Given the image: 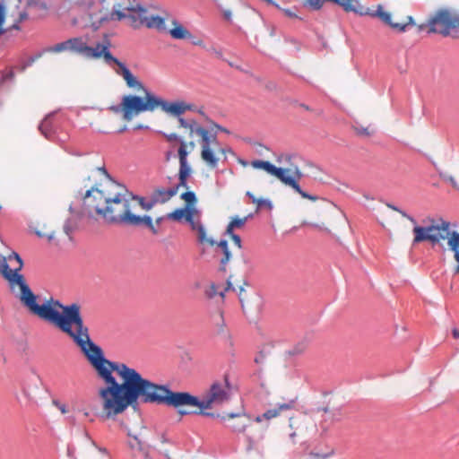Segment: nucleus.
Masks as SVG:
<instances>
[{"label":"nucleus","mask_w":459,"mask_h":459,"mask_svg":"<svg viewBox=\"0 0 459 459\" xmlns=\"http://www.w3.org/2000/svg\"><path fill=\"white\" fill-rule=\"evenodd\" d=\"M105 385L99 389L102 413L110 419L124 412L129 406L143 403L166 404L175 408L183 406L199 409L201 415L214 416L205 412L214 405L229 401L230 384L225 377L214 382L200 400L186 392H172L165 385L143 378L134 368L122 362H112L104 357L103 351L92 367Z\"/></svg>","instance_id":"1"},{"label":"nucleus","mask_w":459,"mask_h":459,"mask_svg":"<svg viewBox=\"0 0 459 459\" xmlns=\"http://www.w3.org/2000/svg\"><path fill=\"white\" fill-rule=\"evenodd\" d=\"M22 266L23 263L20 255L13 252L7 258H4L0 271L13 290L15 286L19 287L18 297L22 304L31 314L52 324L69 336L93 367L102 350L91 341L89 328L84 324L81 313V307L76 303L63 306L58 300L53 299L39 305L37 303L38 297L26 283L23 275L19 273Z\"/></svg>","instance_id":"2"},{"label":"nucleus","mask_w":459,"mask_h":459,"mask_svg":"<svg viewBox=\"0 0 459 459\" xmlns=\"http://www.w3.org/2000/svg\"><path fill=\"white\" fill-rule=\"evenodd\" d=\"M155 204L152 195L151 200L145 203L143 198L133 195L125 186L107 176L103 181L86 191L82 212L89 219L102 220L108 224L144 225L152 234L157 235L159 230L149 215L139 216L134 213L137 206L149 211Z\"/></svg>","instance_id":"3"},{"label":"nucleus","mask_w":459,"mask_h":459,"mask_svg":"<svg viewBox=\"0 0 459 459\" xmlns=\"http://www.w3.org/2000/svg\"><path fill=\"white\" fill-rule=\"evenodd\" d=\"M179 129L182 130L180 134L177 133H169L162 134L168 142H186L187 151L192 152L196 143L201 148L200 156L204 162L211 169H215L220 161V154L225 155L226 150L221 146L216 132H212L205 128L198 121L194 118L180 117Z\"/></svg>","instance_id":"4"},{"label":"nucleus","mask_w":459,"mask_h":459,"mask_svg":"<svg viewBox=\"0 0 459 459\" xmlns=\"http://www.w3.org/2000/svg\"><path fill=\"white\" fill-rule=\"evenodd\" d=\"M117 7L118 10L111 14L114 20L128 19L130 25L134 28L143 25L147 28H154L160 32H169L175 39H193L191 32L169 13H165L163 17L148 16L143 7L126 3H120Z\"/></svg>","instance_id":"5"},{"label":"nucleus","mask_w":459,"mask_h":459,"mask_svg":"<svg viewBox=\"0 0 459 459\" xmlns=\"http://www.w3.org/2000/svg\"><path fill=\"white\" fill-rule=\"evenodd\" d=\"M181 199L186 202L184 208L176 209L172 212L167 214V219L181 221L185 220L190 224L193 230L197 231V237L200 243H208L211 246H214L216 243L212 238H207L205 230L201 223V212L195 207L197 202L195 194L192 191L182 193L180 195Z\"/></svg>","instance_id":"6"},{"label":"nucleus","mask_w":459,"mask_h":459,"mask_svg":"<svg viewBox=\"0 0 459 459\" xmlns=\"http://www.w3.org/2000/svg\"><path fill=\"white\" fill-rule=\"evenodd\" d=\"M251 166L256 169H263L275 177L282 184L291 187L296 193L300 195L301 197L311 201L317 200V196L311 195L300 188L299 180L303 177V174L298 166H293L289 169L278 168L270 161L262 160H253Z\"/></svg>","instance_id":"7"},{"label":"nucleus","mask_w":459,"mask_h":459,"mask_svg":"<svg viewBox=\"0 0 459 459\" xmlns=\"http://www.w3.org/2000/svg\"><path fill=\"white\" fill-rule=\"evenodd\" d=\"M429 224L425 227L414 224L413 228V243H420L429 241L432 244L439 243L442 240L447 239L449 245V238L454 231L450 230V223L439 218L437 220L429 219Z\"/></svg>","instance_id":"8"},{"label":"nucleus","mask_w":459,"mask_h":459,"mask_svg":"<svg viewBox=\"0 0 459 459\" xmlns=\"http://www.w3.org/2000/svg\"><path fill=\"white\" fill-rule=\"evenodd\" d=\"M157 108L156 96L146 91L144 96L126 95L123 97L124 120L131 121L135 116Z\"/></svg>","instance_id":"9"},{"label":"nucleus","mask_w":459,"mask_h":459,"mask_svg":"<svg viewBox=\"0 0 459 459\" xmlns=\"http://www.w3.org/2000/svg\"><path fill=\"white\" fill-rule=\"evenodd\" d=\"M429 33L448 36L451 29L459 28V15L449 9L441 8L428 20Z\"/></svg>","instance_id":"10"},{"label":"nucleus","mask_w":459,"mask_h":459,"mask_svg":"<svg viewBox=\"0 0 459 459\" xmlns=\"http://www.w3.org/2000/svg\"><path fill=\"white\" fill-rule=\"evenodd\" d=\"M82 5L91 9L94 7V10H91L89 13L90 19L91 21L92 26L98 28L102 22L106 21H115L111 18V14L118 10L117 5L120 3H126V4L138 5L142 7L138 3H134V0H120L116 3L113 6V11L108 13V11H103V4L101 0H79Z\"/></svg>","instance_id":"11"},{"label":"nucleus","mask_w":459,"mask_h":459,"mask_svg":"<svg viewBox=\"0 0 459 459\" xmlns=\"http://www.w3.org/2000/svg\"><path fill=\"white\" fill-rule=\"evenodd\" d=\"M40 379L38 376H32L23 381L22 396L17 397L19 403L25 407H33L38 403Z\"/></svg>","instance_id":"12"},{"label":"nucleus","mask_w":459,"mask_h":459,"mask_svg":"<svg viewBox=\"0 0 459 459\" xmlns=\"http://www.w3.org/2000/svg\"><path fill=\"white\" fill-rule=\"evenodd\" d=\"M156 103L157 108H160L164 112L176 117L178 124L179 118L183 117V114H185L186 111L195 110V104L187 103L184 100L169 102L156 96Z\"/></svg>","instance_id":"13"},{"label":"nucleus","mask_w":459,"mask_h":459,"mask_svg":"<svg viewBox=\"0 0 459 459\" xmlns=\"http://www.w3.org/2000/svg\"><path fill=\"white\" fill-rule=\"evenodd\" d=\"M222 421H231L229 428L234 432L244 433L246 429L251 426V419L244 412L226 413L224 415H217Z\"/></svg>","instance_id":"14"},{"label":"nucleus","mask_w":459,"mask_h":459,"mask_svg":"<svg viewBox=\"0 0 459 459\" xmlns=\"http://www.w3.org/2000/svg\"><path fill=\"white\" fill-rule=\"evenodd\" d=\"M109 46V41L106 39L103 43H98L94 48L90 47V51L87 52L86 57L93 59L103 57L108 65H117L119 60L112 56L108 49Z\"/></svg>","instance_id":"15"},{"label":"nucleus","mask_w":459,"mask_h":459,"mask_svg":"<svg viewBox=\"0 0 459 459\" xmlns=\"http://www.w3.org/2000/svg\"><path fill=\"white\" fill-rule=\"evenodd\" d=\"M187 146L188 145L186 144V142L182 141L178 151L180 165L178 172L179 182L175 186H178V188L181 186L187 187L186 180L191 172L190 167L187 164V155L189 153Z\"/></svg>","instance_id":"16"},{"label":"nucleus","mask_w":459,"mask_h":459,"mask_svg":"<svg viewBox=\"0 0 459 459\" xmlns=\"http://www.w3.org/2000/svg\"><path fill=\"white\" fill-rule=\"evenodd\" d=\"M375 15L377 16L383 22L389 25L392 29L401 32L405 31L408 25L413 23V19L411 16H406V18L402 22H393L391 13L385 12L382 6H378Z\"/></svg>","instance_id":"17"},{"label":"nucleus","mask_w":459,"mask_h":459,"mask_svg":"<svg viewBox=\"0 0 459 459\" xmlns=\"http://www.w3.org/2000/svg\"><path fill=\"white\" fill-rule=\"evenodd\" d=\"M116 65L118 67L116 70V73L123 77L129 88L134 89L138 91H143V93L149 91L147 89H145L143 83L133 75V74L125 65V64L119 61Z\"/></svg>","instance_id":"18"},{"label":"nucleus","mask_w":459,"mask_h":459,"mask_svg":"<svg viewBox=\"0 0 459 459\" xmlns=\"http://www.w3.org/2000/svg\"><path fill=\"white\" fill-rule=\"evenodd\" d=\"M128 445L133 456L136 459H151L150 447L145 446L136 436L131 437Z\"/></svg>","instance_id":"19"},{"label":"nucleus","mask_w":459,"mask_h":459,"mask_svg":"<svg viewBox=\"0 0 459 459\" xmlns=\"http://www.w3.org/2000/svg\"><path fill=\"white\" fill-rule=\"evenodd\" d=\"M178 192V186H171L168 189L164 187H157L152 193L153 202L156 204H165L169 201Z\"/></svg>","instance_id":"20"},{"label":"nucleus","mask_w":459,"mask_h":459,"mask_svg":"<svg viewBox=\"0 0 459 459\" xmlns=\"http://www.w3.org/2000/svg\"><path fill=\"white\" fill-rule=\"evenodd\" d=\"M215 255L221 256L220 259V270L225 272L227 269V264L231 258V253L229 250L228 242L226 240H221L217 243Z\"/></svg>","instance_id":"21"},{"label":"nucleus","mask_w":459,"mask_h":459,"mask_svg":"<svg viewBox=\"0 0 459 459\" xmlns=\"http://www.w3.org/2000/svg\"><path fill=\"white\" fill-rule=\"evenodd\" d=\"M293 406H294V402H290L287 403L280 404L278 407L270 409V410L266 411L264 413H263L262 415H258L255 418V421L261 422L263 420H270L281 415V412L292 409Z\"/></svg>","instance_id":"22"},{"label":"nucleus","mask_w":459,"mask_h":459,"mask_svg":"<svg viewBox=\"0 0 459 459\" xmlns=\"http://www.w3.org/2000/svg\"><path fill=\"white\" fill-rule=\"evenodd\" d=\"M69 50L87 56V52L90 51V47L81 39L73 38L68 39Z\"/></svg>","instance_id":"23"},{"label":"nucleus","mask_w":459,"mask_h":459,"mask_svg":"<svg viewBox=\"0 0 459 459\" xmlns=\"http://www.w3.org/2000/svg\"><path fill=\"white\" fill-rule=\"evenodd\" d=\"M449 248L455 253V259L457 263L455 272L459 273V233L454 231L449 238Z\"/></svg>","instance_id":"24"},{"label":"nucleus","mask_w":459,"mask_h":459,"mask_svg":"<svg viewBox=\"0 0 459 459\" xmlns=\"http://www.w3.org/2000/svg\"><path fill=\"white\" fill-rule=\"evenodd\" d=\"M352 129L357 135L362 137H369L375 134V129L371 125L364 126L359 122L352 125Z\"/></svg>","instance_id":"25"},{"label":"nucleus","mask_w":459,"mask_h":459,"mask_svg":"<svg viewBox=\"0 0 459 459\" xmlns=\"http://www.w3.org/2000/svg\"><path fill=\"white\" fill-rule=\"evenodd\" d=\"M247 217H244V218H233L232 221L229 223L227 229H226V234H231L232 231L234 230V229H240L242 228L246 221H247Z\"/></svg>","instance_id":"26"},{"label":"nucleus","mask_w":459,"mask_h":459,"mask_svg":"<svg viewBox=\"0 0 459 459\" xmlns=\"http://www.w3.org/2000/svg\"><path fill=\"white\" fill-rule=\"evenodd\" d=\"M213 322L216 325V326L218 327V331L219 332H223L224 326H225V323H224V319H223V313H222V311L220 310V311H218L217 314H215L213 316Z\"/></svg>","instance_id":"27"},{"label":"nucleus","mask_w":459,"mask_h":459,"mask_svg":"<svg viewBox=\"0 0 459 459\" xmlns=\"http://www.w3.org/2000/svg\"><path fill=\"white\" fill-rule=\"evenodd\" d=\"M65 50H69L68 40L57 43L55 46L48 48V51L53 52V53H59V52H63Z\"/></svg>","instance_id":"28"},{"label":"nucleus","mask_w":459,"mask_h":459,"mask_svg":"<svg viewBox=\"0 0 459 459\" xmlns=\"http://www.w3.org/2000/svg\"><path fill=\"white\" fill-rule=\"evenodd\" d=\"M386 206L388 208L392 209L393 211H395V212H399L403 217H404L407 220H409L411 223L416 224V220L413 217L410 216L405 212L400 210L398 207H396V206H394V204H387Z\"/></svg>","instance_id":"29"},{"label":"nucleus","mask_w":459,"mask_h":459,"mask_svg":"<svg viewBox=\"0 0 459 459\" xmlns=\"http://www.w3.org/2000/svg\"><path fill=\"white\" fill-rule=\"evenodd\" d=\"M256 205L257 209L266 207L268 209L272 208V204L269 200L263 199V198H257L256 203L255 204Z\"/></svg>","instance_id":"30"},{"label":"nucleus","mask_w":459,"mask_h":459,"mask_svg":"<svg viewBox=\"0 0 459 459\" xmlns=\"http://www.w3.org/2000/svg\"><path fill=\"white\" fill-rule=\"evenodd\" d=\"M39 129L40 130V132L42 133V134H44L46 137H48L49 136V129H48V122L47 120H44L39 126Z\"/></svg>","instance_id":"31"},{"label":"nucleus","mask_w":459,"mask_h":459,"mask_svg":"<svg viewBox=\"0 0 459 459\" xmlns=\"http://www.w3.org/2000/svg\"><path fill=\"white\" fill-rule=\"evenodd\" d=\"M4 17H5L4 6L0 3V34H2L4 32L3 25H4Z\"/></svg>","instance_id":"32"},{"label":"nucleus","mask_w":459,"mask_h":459,"mask_svg":"<svg viewBox=\"0 0 459 459\" xmlns=\"http://www.w3.org/2000/svg\"><path fill=\"white\" fill-rule=\"evenodd\" d=\"M217 294H219V292L217 290L216 285L215 284H212L211 287H210V291L208 292V297L209 298H212V297H214ZM220 295L222 298L224 297V293L223 292H220Z\"/></svg>","instance_id":"33"},{"label":"nucleus","mask_w":459,"mask_h":459,"mask_svg":"<svg viewBox=\"0 0 459 459\" xmlns=\"http://www.w3.org/2000/svg\"><path fill=\"white\" fill-rule=\"evenodd\" d=\"M229 236L231 237L234 244L236 245V247L240 249L242 247L241 246V238L238 235H236L234 234L233 232L231 234H228Z\"/></svg>","instance_id":"34"},{"label":"nucleus","mask_w":459,"mask_h":459,"mask_svg":"<svg viewBox=\"0 0 459 459\" xmlns=\"http://www.w3.org/2000/svg\"><path fill=\"white\" fill-rule=\"evenodd\" d=\"M36 234L40 238H47L48 241H52L54 239V233H45V232L37 230Z\"/></svg>","instance_id":"35"},{"label":"nucleus","mask_w":459,"mask_h":459,"mask_svg":"<svg viewBox=\"0 0 459 459\" xmlns=\"http://www.w3.org/2000/svg\"><path fill=\"white\" fill-rule=\"evenodd\" d=\"M109 109H110L112 112L116 113V114H117V113H120V112H121V113L124 115L123 100L121 101L120 105H118V106H111V107L109 108Z\"/></svg>","instance_id":"36"},{"label":"nucleus","mask_w":459,"mask_h":459,"mask_svg":"<svg viewBox=\"0 0 459 459\" xmlns=\"http://www.w3.org/2000/svg\"><path fill=\"white\" fill-rule=\"evenodd\" d=\"M198 411H199V409H197V408H195V410H191V411L179 409V410H178V414H179L180 416H184V415L191 414V413L200 414V413L198 412Z\"/></svg>","instance_id":"37"},{"label":"nucleus","mask_w":459,"mask_h":459,"mask_svg":"<svg viewBox=\"0 0 459 459\" xmlns=\"http://www.w3.org/2000/svg\"><path fill=\"white\" fill-rule=\"evenodd\" d=\"M54 404L59 409V411L63 413V414H65L67 412V409H66V406L65 404L64 403H60L56 401H54Z\"/></svg>","instance_id":"38"},{"label":"nucleus","mask_w":459,"mask_h":459,"mask_svg":"<svg viewBox=\"0 0 459 459\" xmlns=\"http://www.w3.org/2000/svg\"><path fill=\"white\" fill-rule=\"evenodd\" d=\"M312 226L314 228H316L318 229L319 230L321 231H324V232H326V233H330V230L328 228L325 227L324 225H319V224H312Z\"/></svg>","instance_id":"39"},{"label":"nucleus","mask_w":459,"mask_h":459,"mask_svg":"<svg viewBox=\"0 0 459 459\" xmlns=\"http://www.w3.org/2000/svg\"><path fill=\"white\" fill-rule=\"evenodd\" d=\"M246 195L250 198L251 202L254 204L256 203L257 197H255L254 194H252L251 192L247 191Z\"/></svg>","instance_id":"40"},{"label":"nucleus","mask_w":459,"mask_h":459,"mask_svg":"<svg viewBox=\"0 0 459 459\" xmlns=\"http://www.w3.org/2000/svg\"><path fill=\"white\" fill-rule=\"evenodd\" d=\"M165 218H167V215L166 216H160V217L156 218L155 224L156 225L160 224L164 221Z\"/></svg>","instance_id":"41"},{"label":"nucleus","mask_w":459,"mask_h":459,"mask_svg":"<svg viewBox=\"0 0 459 459\" xmlns=\"http://www.w3.org/2000/svg\"><path fill=\"white\" fill-rule=\"evenodd\" d=\"M452 334H453V337H454V338H455V339L459 338V330H458V329H455H455H453V331H452Z\"/></svg>","instance_id":"42"},{"label":"nucleus","mask_w":459,"mask_h":459,"mask_svg":"<svg viewBox=\"0 0 459 459\" xmlns=\"http://www.w3.org/2000/svg\"><path fill=\"white\" fill-rule=\"evenodd\" d=\"M193 44L196 45V46H202L203 45V40L202 39L193 40Z\"/></svg>","instance_id":"43"},{"label":"nucleus","mask_w":459,"mask_h":459,"mask_svg":"<svg viewBox=\"0 0 459 459\" xmlns=\"http://www.w3.org/2000/svg\"><path fill=\"white\" fill-rule=\"evenodd\" d=\"M449 180H450V182H451V184L453 185L454 187L458 188V186H457L455 180L453 178H450Z\"/></svg>","instance_id":"44"},{"label":"nucleus","mask_w":459,"mask_h":459,"mask_svg":"<svg viewBox=\"0 0 459 459\" xmlns=\"http://www.w3.org/2000/svg\"><path fill=\"white\" fill-rule=\"evenodd\" d=\"M214 127H216L220 131L226 132V129L222 128L221 126L217 124L214 125Z\"/></svg>","instance_id":"45"},{"label":"nucleus","mask_w":459,"mask_h":459,"mask_svg":"<svg viewBox=\"0 0 459 459\" xmlns=\"http://www.w3.org/2000/svg\"><path fill=\"white\" fill-rule=\"evenodd\" d=\"M231 287H232L231 282H230V281H227V287H226L225 290H230V289H231Z\"/></svg>","instance_id":"46"},{"label":"nucleus","mask_w":459,"mask_h":459,"mask_svg":"<svg viewBox=\"0 0 459 459\" xmlns=\"http://www.w3.org/2000/svg\"><path fill=\"white\" fill-rule=\"evenodd\" d=\"M247 442H248V447H247V448H248V449H251V448H252V445H253V444H252V441H251V439L249 438V437H247Z\"/></svg>","instance_id":"47"},{"label":"nucleus","mask_w":459,"mask_h":459,"mask_svg":"<svg viewBox=\"0 0 459 459\" xmlns=\"http://www.w3.org/2000/svg\"><path fill=\"white\" fill-rule=\"evenodd\" d=\"M300 107L303 108L305 110H307V111L310 110V108L308 106H307L306 104H300Z\"/></svg>","instance_id":"48"},{"label":"nucleus","mask_w":459,"mask_h":459,"mask_svg":"<svg viewBox=\"0 0 459 459\" xmlns=\"http://www.w3.org/2000/svg\"><path fill=\"white\" fill-rule=\"evenodd\" d=\"M125 130H126V126H124L123 128H121V129L119 130V133H122V132H124Z\"/></svg>","instance_id":"49"},{"label":"nucleus","mask_w":459,"mask_h":459,"mask_svg":"<svg viewBox=\"0 0 459 459\" xmlns=\"http://www.w3.org/2000/svg\"><path fill=\"white\" fill-rule=\"evenodd\" d=\"M286 160H290V156H287Z\"/></svg>","instance_id":"50"},{"label":"nucleus","mask_w":459,"mask_h":459,"mask_svg":"<svg viewBox=\"0 0 459 459\" xmlns=\"http://www.w3.org/2000/svg\"><path fill=\"white\" fill-rule=\"evenodd\" d=\"M239 300L243 304V299L241 297L239 298Z\"/></svg>","instance_id":"51"},{"label":"nucleus","mask_w":459,"mask_h":459,"mask_svg":"<svg viewBox=\"0 0 459 459\" xmlns=\"http://www.w3.org/2000/svg\"><path fill=\"white\" fill-rule=\"evenodd\" d=\"M88 415H89V413H88L87 411H85V412H84V416H86V417H87Z\"/></svg>","instance_id":"52"},{"label":"nucleus","mask_w":459,"mask_h":459,"mask_svg":"<svg viewBox=\"0 0 459 459\" xmlns=\"http://www.w3.org/2000/svg\"><path fill=\"white\" fill-rule=\"evenodd\" d=\"M312 455H314V454H311ZM315 457H319V455H315Z\"/></svg>","instance_id":"53"},{"label":"nucleus","mask_w":459,"mask_h":459,"mask_svg":"<svg viewBox=\"0 0 459 459\" xmlns=\"http://www.w3.org/2000/svg\"><path fill=\"white\" fill-rule=\"evenodd\" d=\"M425 25H420V29L422 30Z\"/></svg>","instance_id":"54"},{"label":"nucleus","mask_w":459,"mask_h":459,"mask_svg":"<svg viewBox=\"0 0 459 459\" xmlns=\"http://www.w3.org/2000/svg\"><path fill=\"white\" fill-rule=\"evenodd\" d=\"M255 362H259V359L258 358H255Z\"/></svg>","instance_id":"55"},{"label":"nucleus","mask_w":459,"mask_h":459,"mask_svg":"<svg viewBox=\"0 0 459 459\" xmlns=\"http://www.w3.org/2000/svg\"><path fill=\"white\" fill-rule=\"evenodd\" d=\"M244 291L243 288H240V294Z\"/></svg>","instance_id":"56"},{"label":"nucleus","mask_w":459,"mask_h":459,"mask_svg":"<svg viewBox=\"0 0 459 459\" xmlns=\"http://www.w3.org/2000/svg\"><path fill=\"white\" fill-rule=\"evenodd\" d=\"M101 459H108L106 456H101Z\"/></svg>","instance_id":"57"},{"label":"nucleus","mask_w":459,"mask_h":459,"mask_svg":"<svg viewBox=\"0 0 459 459\" xmlns=\"http://www.w3.org/2000/svg\"><path fill=\"white\" fill-rule=\"evenodd\" d=\"M268 2H271V0H267Z\"/></svg>","instance_id":"58"}]
</instances>
